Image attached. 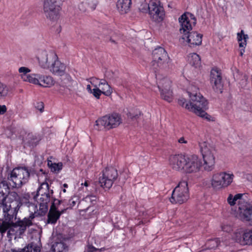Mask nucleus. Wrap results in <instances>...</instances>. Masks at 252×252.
<instances>
[{
	"mask_svg": "<svg viewBox=\"0 0 252 252\" xmlns=\"http://www.w3.org/2000/svg\"><path fill=\"white\" fill-rule=\"evenodd\" d=\"M105 249L104 248H102L101 249H97V252H104L105 251Z\"/></svg>",
	"mask_w": 252,
	"mask_h": 252,
	"instance_id": "de8ad7c7",
	"label": "nucleus"
},
{
	"mask_svg": "<svg viewBox=\"0 0 252 252\" xmlns=\"http://www.w3.org/2000/svg\"><path fill=\"white\" fill-rule=\"evenodd\" d=\"M202 35L196 32H186L180 38L181 43L188 45L190 47L199 45L202 43Z\"/></svg>",
	"mask_w": 252,
	"mask_h": 252,
	"instance_id": "f3484780",
	"label": "nucleus"
},
{
	"mask_svg": "<svg viewBox=\"0 0 252 252\" xmlns=\"http://www.w3.org/2000/svg\"><path fill=\"white\" fill-rule=\"evenodd\" d=\"M220 243V240L218 238H215L214 239L210 240L206 243V246L209 249H214L217 248L219 244Z\"/></svg>",
	"mask_w": 252,
	"mask_h": 252,
	"instance_id": "c9c22d12",
	"label": "nucleus"
},
{
	"mask_svg": "<svg viewBox=\"0 0 252 252\" xmlns=\"http://www.w3.org/2000/svg\"><path fill=\"white\" fill-rule=\"evenodd\" d=\"M63 187H64V188H67L68 185H67L66 184H63Z\"/></svg>",
	"mask_w": 252,
	"mask_h": 252,
	"instance_id": "603ef678",
	"label": "nucleus"
},
{
	"mask_svg": "<svg viewBox=\"0 0 252 252\" xmlns=\"http://www.w3.org/2000/svg\"><path fill=\"white\" fill-rule=\"evenodd\" d=\"M67 250V247L62 242H56L52 245L51 248L52 252H66Z\"/></svg>",
	"mask_w": 252,
	"mask_h": 252,
	"instance_id": "72a5a7b5",
	"label": "nucleus"
},
{
	"mask_svg": "<svg viewBox=\"0 0 252 252\" xmlns=\"http://www.w3.org/2000/svg\"><path fill=\"white\" fill-rule=\"evenodd\" d=\"M83 185H84L85 186H86V187H88V183H87V181H86V182L84 183V184H83Z\"/></svg>",
	"mask_w": 252,
	"mask_h": 252,
	"instance_id": "3c124183",
	"label": "nucleus"
},
{
	"mask_svg": "<svg viewBox=\"0 0 252 252\" xmlns=\"http://www.w3.org/2000/svg\"><path fill=\"white\" fill-rule=\"evenodd\" d=\"M57 57L53 52L45 50L39 51L37 55L39 66L42 69L49 70Z\"/></svg>",
	"mask_w": 252,
	"mask_h": 252,
	"instance_id": "dca6fc26",
	"label": "nucleus"
},
{
	"mask_svg": "<svg viewBox=\"0 0 252 252\" xmlns=\"http://www.w3.org/2000/svg\"><path fill=\"white\" fill-rule=\"evenodd\" d=\"M131 5V0H118L117 8L121 14L127 13Z\"/></svg>",
	"mask_w": 252,
	"mask_h": 252,
	"instance_id": "cd10ccee",
	"label": "nucleus"
},
{
	"mask_svg": "<svg viewBox=\"0 0 252 252\" xmlns=\"http://www.w3.org/2000/svg\"><path fill=\"white\" fill-rule=\"evenodd\" d=\"M102 80L95 77H92L87 80L90 84L87 85L86 90L88 93L92 94L97 99H99L100 93L99 86Z\"/></svg>",
	"mask_w": 252,
	"mask_h": 252,
	"instance_id": "b1692460",
	"label": "nucleus"
},
{
	"mask_svg": "<svg viewBox=\"0 0 252 252\" xmlns=\"http://www.w3.org/2000/svg\"><path fill=\"white\" fill-rule=\"evenodd\" d=\"M244 52H245V50H244V48H243L242 49H241L240 50V55L241 56H242Z\"/></svg>",
	"mask_w": 252,
	"mask_h": 252,
	"instance_id": "09e8293b",
	"label": "nucleus"
},
{
	"mask_svg": "<svg viewBox=\"0 0 252 252\" xmlns=\"http://www.w3.org/2000/svg\"><path fill=\"white\" fill-rule=\"evenodd\" d=\"M227 202L230 206L237 204L236 216L242 221L252 223V204L248 202L247 194L238 193L235 195L229 194Z\"/></svg>",
	"mask_w": 252,
	"mask_h": 252,
	"instance_id": "20e7f679",
	"label": "nucleus"
},
{
	"mask_svg": "<svg viewBox=\"0 0 252 252\" xmlns=\"http://www.w3.org/2000/svg\"><path fill=\"white\" fill-rule=\"evenodd\" d=\"M149 14L154 21H161L164 16V9L159 0H150L149 2Z\"/></svg>",
	"mask_w": 252,
	"mask_h": 252,
	"instance_id": "4468645a",
	"label": "nucleus"
},
{
	"mask_svg": "<svg viewBox=\"0 0 252 252\" xmlns=\"http://www.w3.org/2000/svg\"><path fill=\"white\" fill-rule=\"evenodd\" d=\"M139 10L143 13L149 12V3L146 2H143L141 4L139 8Z\"/></svg>",
	"mask_w": 252,
	"mask_h": 252,
	"instance_id": "e433bc0d",
	"label": "nucleus"
},
{
	"mask_svg": "<svg viewBox=\"0 0 252 252\" xmlns=\"http://www.w3.org/2000/svg\"><path fill=\"white\" fill-rule=\"evenodd\" d=\"M47 165L51 172L55 173H59L63 168V163L61 162H55L51 159L47 160Z\"/></svg>",
	"mask_w": 252,
	"mask_h": 252,
	"instance_id": "7c9ffc66",
	"label": "nucleus"
},
{
	"mask_svg": "<svg viewBox=\"0 0 252 252\" xmlns=\"http://www.w3.org/2000/svg\"><path fill=\"white\" fill-rule=\"evenodd\" d=\"M189 197L188 182L182 180L173 190L170 201L172 203L182 204L187 201Z\"/></svg>",
	"mask_w": 252,
	"mask_h": 252,
	"instance_id": "1a4fd4ad",
	"label": "nucleus"
},
{
	"mask_svg": "<svg viewBox=\"0 0 252 252\" xmlns=\"http://www.w3.org/2000/svg\"><path fill=\"white\" fill-rule=\"evenodd\" d=\"M97 5L96 0H90L88 2V5L92 10H94Z\"/></svg>",
	"mask_w": 252,
	"mask_h": 252,
	"instance_id": "ea45409f",
	"label": "nucleus"
},
{
	"mask_svg": "<svg viewBox=\"0 0 252 252\" xmlns=\"http://www.w3.org/2000/svg\"><path fill=\"white\" fill-rule=\"evenodd\" d=\"M169 164L174 170L186 173L200 171L202 162L196 155H172L169 157Z\"/></svg>",
	"mask_w": 252,
	"mask_h": 252,
	"instance_id": "7ed1b4c3",
	"label": "nucleus"
},
{
	"mask_svg": "<svg viewBox=\"0 0 252 252\" xmlns=\"http://www.w3.org/2000/svg\"><path fill=\"white\" fill-rule=\"evenodd\" d=\"M245 179H247L249 181H252V175L250 174H246L244 175Z\"/></svg>",
	"mask_w": 252,
	"mask_h": 252,
	"instance_id": "49530a36",
	"label": "nucleus"
},
{
	"mask_svg": "<svg viewBox=\"0 0 252 252\" xmlns=\"http://www.w3.org/2000/svg\"><path fill=\"white\" fill-rule=\"evenodd\" d=\"M179 20L181 26L180 31L182 34L189 32L196 21L194 16L189 13L182 15Z\"/></svg>",
	"mask_w": 252,
	"mask_h": 252,
	"instance_id": "6ab92c4d",
	"label": "nucleus"
},
{
	"mask_svg": "<svg viewBox=\"0 0 252 252\" xmlns=\"http://www.w3.org/2000/svg\"><path fill=\"white\" fill-rule=\"evenodd\" d=\"M61 0H43V11L46 17L55 21L59 18Z\"/></svg>",
	"mask_w": 252,
	"mask_h": 252,
	"instance_id": "f8f14e48",
	"label": "nucleus"
},
{
	"mask_svg": "<svg viewBox=\"0 0 252 252\" xmlns=\"http://www.w3.org/2000/svg\"><path fill=\"white\" fill-rule=\"evenodd\" d=\"M31 197L29 193L24 195L23 198L21 199L22 205H25L29 208V211L30 213V215L29 218L27 219H31V217L33 215L34 216L32 218V220L37 216H41L39 213V208L37 209V204L35 205L30 201ZM39 208V206H38Z\"/></svg>",
	"mask_w": 252,
	"mask_h": 252,
	"instance_id": "4be33fe9",
	"label": "nucleus"
},
{
	"mask_svg": "<svg viewBox=\"0 0 252 252\" xmlns=\"http://www.w3.org/2000/svg\"><path fill=\"white\" fill-rule=\"evenodd\" d=\"M35 108L39 110L40 112H42L44 111V104L42 102H37L35 104Z\"/></svg>",
	"mask_w": 252,
	"mask_h": 252,
	"instance_id": "a19ab883",
	"label": "nucleus"
},
{
	"mask_svg": "<svg viewBox=\"0 0 252 252\" xmlns=\"http://www.w3.org/2000/svg\"><path fill=\"white\" fill-rule=\"evenodd\" d=\"M111 42L115 43V41L113 40H111Z\"/></svg>",
	"mask_w": 252,
	"mask_h": 252,
	"instance_id": "4d7b16f0",
	"label": "nucleus"
},
{
	"mask_svg": "<svg viewBox=\"0 0 252 252\" xmlns=\"http://www.w3.org/2000/svg\"><path fill=\"white\" fill-rule=\"evenodd\" d=\"M178 142L181 144H188V141L187 139H186L185 137H184L183 136L180 137L178 139Z\"/></svg>",
	"mask_w": 252,
	"mask_h": 252,
	"instance_id": "37998d69",
	"label": "nucleus"
},
{
	"mask_svg": "<svg viewBox=\"0 0 252 252\" xmlns=\"http://www.w3.org/2000/svg\"><path fill=\"white\" fill-rule=\"evenodd\" d=\"M32 134H29L28 135V137H29V138H32Z\"/></svg>",
	"mask_w": 252,
	"mask_h": 252,
	"instance_id": "864d4df0",
	"label": "nucleus"
},
{
	"mask_svg": "<svg viewBox=\"0 0 252 252\" xmlns=\"http://www.w3.org/2000/svg\"><path fill=\"white\" fill-rule=\"evenodd\" d=\"M118 176L117 170L113 168H106L99 179L100 186L104 189H110Z\"/></svg>",
	"mask_w": 252,
	"mask_h": 252,
	"instance_id": "2eb2a0df",
	"label": "nucleus"
},
{
	"mask_svg": "<svg viewBox=\"0 0 252 252\" xmlns=\"http://www.w3.org/2000/svg\"><path fill=\"white\" fill-rule=\"evenodd\" d=\"M141 113L139 111L136 110L135 112L133 110L130 111L127 114V117L130 119L136 118L139 115H140Z\"/></svg>",
	"mask_w": 252,
	"mask_h": 252,
	"instance_id": "4c0bfd02",
	"label": "nucleus"
},
{
	"mask_svg": "<svg viewBox=\"0 0 252 252\" xmlns=\"http://www.w3.org/2000/svg\"><path fill=\"white\" fill-rule=\"evenodd\" d=\"M35 81L32 84L37 85L44 88H50L55 84V80L50 75H45L39 74H36L34 76Z\"/></svg>",
	"mask_w": 252,
	"mask_h": 252,
	"instance_id": "5701e85b",
	"label": "nucleus"
},
{
	"mask_svg": "<svg viewBox=\"0 0 252 252\" xmlns=\"http://www.w3.org/2000/svg\"><path fill=\"white\" fill-rule=\"evenodd\" d=\"M65 65L60 62L57 57L48 70L54 75L62 76L65 73Z\"/></svg>",
	"mask_w": 252,
	"mask_h": 252,
	"instance_id": "a878e982",
	"label": "nucleus"
},
{
	"mask_svg": "<svg viewBox=\"0 0 252 252\" xmlns=\"http://www.w3.org/2000/svg\"><path fill=\"white\" fill-rule=\"evenodd\" d=\"M63 191L64 192H65L66 191V190H65V189H63Z\"/></svg>",
	"mask_w": 252,
	"mask_h": 252,
	"instance_id": "5fc2aeb1",
	"label": "nucleus"
},
{
	"mask_svg": "<svg viewBox=\"0 0 252 252\" xmlns=\"http://www.w3.org/2000/svg\"><path fill=\"white\" fill-rule=\"evenodd\" d=\"M231 239L242 245H252V229L237 228L231 234Z\"/></svg>",
	"mask_w": 252,
	"mask_h": 252,
	"instance_id": "ddd939ff",
	"label": "nucleus"
},
{
	"mask_svg": "<svg viewBox=\"0 0 252 252\" xmlns=\"http://www.w3.org/2000/svg\"><path fill=\"white\" fill-rule=\"evenodd\" d=\"M221 229L222 231L229 233L232 231V226L230 224H223Z\"/></svg>",
	"mask_w": 252,
	"mask_h": 252,
	"instance_id": "58836bf2",
	"label": "nucleus"
},
{
	"mask_svg": "<svg viewBox=\"0 0 252 252\" xmlns=\"http://www.w3.org/2000/svg\"><path fill=\"white\" fill-rule=\"evenodd\" d=\"M70 202H71V203H70V206H74L75 205V201L70 200Z\"/></svg>",
	"mask_w": 252,
	"mask_h": 252,
	"instance_id": "8fccbe9b",
	"label": "nucleus"
},
{
	"mask_svg": "<svg viewBox=\"0 0 252 252\" xmlns=\"http://www.w3.org/2000/svg\"><path fill=\"white\" fill-rule=\"evenodd\" d=\"M18 71L20 74L21 78L24 81L30 83H34L35 80L34 79L35 73L28 74V73L31 72V70L29 68L22 66L19 68Z\"/></svg>",
	"mask_w": 252,
	"mask_h": 252,
	"instance_id": "bb28decb",
	"label": "nucleus"
},
{
	"mask_svg": "<svg viewBox=\"0 0 252 252\" xmlns=\"http://www.w3.org/2000/svg\"><path fill=\"white\" fill-rule=\"evenodd\" d=\"M0 204L2 208L3 215L15 211V208H19V203L16 201H9L4 193L0 192Z\"/></svg>",
	"mask_w": 252,
	"mask_h": 252,
	"instance_id": "aec40b11",
	"label": "nucleus"
},
{
	"mask_svg": "<svg viewBox=\"0 0 252 252\" xmlns=\"http://www.w3.org/2000/svg\"><path fill=\"white\" fill-rule=\"evenodd\" d=\"M186 83L188 85L187 93L191 102H187L185 98L180 97L178 101L179 105L208 121H215L213 117L206 112L208 108V102L198 93V87L193 83H190L188 80Z\"/></svg>",
	"mask_w": 252,
	"mask_h": 252,
	"instance_id": "f257e3e1",
	"label": "nucleus"
},
{
	"mask_svg": "<svg viewBox=\"0 0 252 252\" xmlns=\"http://www.w3.org/2000/svg\"><path fill=\"white\" fill-rule=\"evenodd\" d=\"M237 36L240 47L245 48L247 45L248 35L244 34V31L242 30L240 32L237 33Z\"/></svg>",
	"mask_w": 252,
	"mask_h": 252,
	"instance_id": "473e14b6",
	"label": "nucleus"
},
{
	"mask_svg": "<svg viewBox=\"0 0 252 252\" xmlns=\"http://www.w3.org/2000/svg\"><path fill=\"white\" fill-rule=\"evenodd\" d=\"M188 62L190 65L197 67L200 66L201 64V59L199 56L196 53H191L188 56Z\"/></svg>",
	"mask_w": 252,
	"mask_h": 252,
	"instance_id": "2f4dec72",
	"label": "nucleus"
},
{
	"mask_svg": "<svg viewBox=\"0 0 252 252\" xmlns=\"http://www.w3.org/2000/svg\"><path fill=\"white\" fill-rule=\"evenodd\" d=\"M100 93L99 94V98L101 94H103L106 96H109L112 93V89L105 80H102L99 86Z\"/></svg>",
	"mask_w": 252,
	"mask_h": 252,
	"instance_id": "c756f323",
	"label": "nucleus"
},
{
	"mask_svg": "<svg viewBox=\"0 0 252 252\" xmlns=\"http://www.w3.org/2000/svg\"><path fill=\"white\" fill-rule=\"evenodd\" d=\"M235 175L231 171L216 172L212 176L211 185L215 190H220L230 186L234 181Z\"/></svg>",
	"mask_w": 252,
	"mask_h": 252,
	"instance_id": "0eeeda50",
	"label": "nucleus"
},
{
	"mask_svg": "<svg viewBox=\"0 0 252 252\" xmlns=\"http://www.w3.org/2000/svg\"><path fill=\"white\" fill-rule=\"evenodd\" d=\"M29 144L32 145L33 144V142H30Z\"/></svg>",
	"mask_w": 252,
	"mask_h": 252,
	"instance_id": "6e6d98bb",
	"label": "nucleus"
},
{
	"mask_svg": "<svg viewBox=\"0 0 252 252\" xmlns=\"http://www.w3.org/2000/svg\"><path fill=\"white\" fill-rule=\"evenodd\" d=\"M57 203L60 204V201L58 200H55L52 206H51L48 215L47 221L48 223H55L57 220L60 218V216L65 210L64 209L61 212L59 211L55 206V204Z\"/></svg>",
	"mask_w": 252,
	"mask_h": 252,
	"instance_id": "393cba45",
	"label": "nucleus"
},
{
	"mask_svg": "<svg viewBox=\"0 0 252 252\" xmlns=\"http://www.w3.org/2000/svg\"><path fill=\"white\" fill-rule=\"evenodd\" d=\"M9 92V88L0 82V99L5 98Z\"/></svg>",
	"mask_w": 252,
	"mask_h": 252,
	"instance_id": "f704fd0d",
	"label": "nucleus"
},
{
	"mask_svg": "<svg viewBox=\"0 0 252 252\" xmlns=\"http://www.w3.org/2000/svg\"><path fill=\"white\" fill-rule=\"evenodd\" d=\"M210 81L213 89L218 92H222L223 85L220 73L216 68L212 69L210 74Z\"/></svg>",
	"mask_w": 252,
	"mask_h": 252,
	"instance_id": "412c9836",
	"label": "nucleus"
},
{
	"mask_svg": "<svg viewBox=\"0 0 252 252\" xmlns=\"http://www.w3.org/2000/svg\"><path fill=\"white\" fill-rule=\"evenodd\" d=\"M40 245L32 243L23 249H11L10 252H40Z\"/></svg>",
	"mask_w": 252,
	"mask_h": 252,
	"instance_id": "c85d7f7f",
	"label": "nucleus"
},
{
	"mask_svg": "<svg viewBox=\"0 0 252 252\" xmlns=\"http://www.w3.org/2000/svg\"><path fill=\"white\" fill-rule=\"evenodd\" d=\"M87 251L89 252H97V249L93 246H88Z\"/></svg>",
	"mask_w": 252,
	"mask_h": 252,
	"instance_id": "a18cd8bd",
	"label": "nucleus"
},
{
	"mask_svg": "<svg viewBox=\"0 0 252 252\" xmlns=\"http://www.w3.org/2000/svg\"><path fill=\"white\" fill-rule=\"evenodd\" d=\"M123 121L121 114L113 113L98 119L95 121V124L98 128L104 127L107 129H111L118 127L123 123Z\"/></svg>",
	"mask_w": 252,
	"mask_h": 252,
	"instance_id": "9b49d317",
	"label": "nucleus"
},
{
	"mask_svg": "<svg viewBox=\"0 0 252 252\" xmlns=\"http://www.w3.org/2000/svg\"><path fill=\"white\" fill-rule=\"evenodd\" d=\"M85 199L86 202H90L94 204L96 201V197L94 195H88L85 197Z\"/></svg>",
	"mask_w": 252,
	"mask_h": 252,
	"instance_id": "79ce46f5",
	"label": "nucleus"
},
{
	"mask_svg": "<svg viewBox=\"0 0 252 252\" xmlns=\"http://www.w3.org/2000/svg\"><path fill=\"white\" fill-rule=\"evenodd\" d=\"M198 144L202 157L204 170L207 171H212L215 164L216 151L215 147L203 140L199 141Z\"/></svg>",
	"mask_w": 252,
	"mask_h": 252,
	"instance_id": "39448f33",
	"label": "nucleus"
},
{
	"mask_svg": "<svg viewBox=\"0 0 252 252\" xmlns=\"http://www.w3.org/2000/svg\"><path fill=\"white\" fill-rule=\"evenodd\" d=\"M52 190H49V185L46 182L40 184L36 195L32 194L34 200L39 206L40 215H44L48 210V203L50 201Z\"/></svg>",
	"mask_w": 252,
	"mask_h": 252,
	"instance_id": "423d86ee",
	"label": "nucleus"
},
{
	"mask_svg": "<svg viewBox=\"0 0 252 252\" xmlns=\"http://www.w3.org/2000/svg\"><path fill=\"white\" fill-rule=\"evenodd\" d=\"M19 208H15V212L12 211L4 215V221L0 224V232L3 234L6 230L7 236L10 238L12 236H20L26 229L27 227L32 224V215L31 219L25 218L22 220H16V215Z\"/></svg>",
	"mask_w": 252,
	"mask_h": 252,
	"instance_id": "f03ea898",
	"label": "nucleus"
},
{
	"mask_svg": "<svg viewBox=\"0 0 252 252\" xmlns=\"http://www.w3.org/2000/svg\"><path fill=\"white\" fill-rule=\"evenodd\" d=\"M30 177V172L25 167H17L14 168L8 175V180L11 181L13 187L19 188L26 183Z\"/></svg>",
	"mask_w": 252,
	"mask_h": 252,
	"instance_id": "9d476101",
	"label": "nucleus"
},
{
	"mask_svg": "<svg viewBox=\"0 0 252 252\" xmlns=\"http://www.w3.org/2000/svg\"><path fill=\"white\" fill-rule=\"evenodd\" d=\"M6 110H7V108H6V107L5 105H0V115L3 114L4 113L6 112Z\"/></svg>",
	"mask_w": 252,
	"mask_h": 252,
	"instance_id": "c03bdc74",
	"label": "nucleus"
},
{
	"mask_svg": "<svg viewBox=\"0 0 252 252\" xmlns=\"http://www.w3.org/2000/svg\"><path fill=\"white\" fill-rule=\"evenodd\" d=\"M170 63V59L163 48L158 47L153 51L151 66L155 71L169 69Z\"/></svg>",
	"mask_w": 252,
	"mask_h": 252,
	"instance_id": "6e6552de",
	"label": "nucleus"
},
{
	"mask_svg": "<svg viewBox=\"0 0 252 252\" xmlns=\"http://www.w3.org/2000/svg\"><path fill=\"white\" fill-rule=\"evenodd\" d=\"M157 84L161 97L168 102L172 101L173 93L170 89L171 81L166 78L158 79Z\"/></svg>",
	"mask_w": 252,
	"mask_h": 252,
	"instance_id": "a211bd4d",
	"label": "nucleus"
}]
</instances>
